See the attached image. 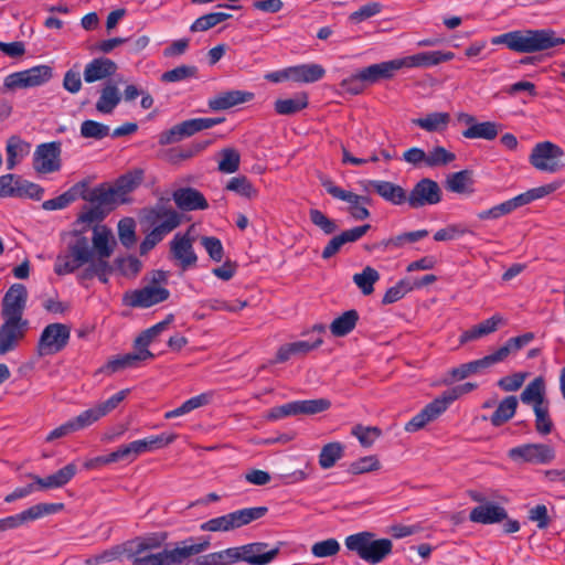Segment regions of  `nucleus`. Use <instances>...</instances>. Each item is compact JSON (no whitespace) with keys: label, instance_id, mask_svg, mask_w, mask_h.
I'll return each mask as SVG.
<instances>
[{"label":"nucleus","instance_id":"nucleus-1","mask_svg":"<svg viewBox=\"0 0 565 565\" xmlns=\"http://www.w3.org/2000/svg\"><path fill=\"white\" fill-rule=\"evenodd\" d=\"M67 234L73 241L56 258L54 271L58 276L74 273L93 258L107 262L116 245L110 228L99 223L74 226Z\"/></svg>","mask_w":565,"mask_h":565},{"label":"nucleus","instance_id":"nucleus-2","mask_svg":"<svg viewBox=\"0 0 565 565\" xmlns=\"http://www.w3.org/2000/svg\"><path fill=\"white\" fill-rule=\"evenodd\" d=\"M491 43L503 44L516 53L531 54L564 45L565 39L558 36L553 29H523L493 36Z\"/></svg>","mask_w":565,"mask_h":565},{"label":"nucleus","instance_id":"nucleus-3","mask_svg":"<svg viewBox=\"0 0 565 565\" xmlns=\"http://www.w3.org/2000/svg\"><path fill=\"white\" fill-rule=\"evenodd\" d=\"M79 198L88 202L89 205H83L82 211L73 223V226L100 223L111 211L116 209L119 203L126 202V199L119 198L114 185L100 183L89 190L87 181H85V188L82 190Z\"/></svg>","mask_w":565,"mask_h":565},{"label":"nucleus","instance_id":"nucleus-4","mask_svg":"<svg viewBox=\"0 0 565 565\" xmlns=\"http://www.w3.org/2000/svg\"><path fill=\"white\" fill-rule=\"evenodd\" d=\"M345 547L355 552L359 557L369 564L382 563L393 552L390 539H375L373 532L363 531L345 537Z\"/></svg>","mask_w":565,"mask_h":565},{"label":"nucleus","instance_id":"nucleus-5","mask_svg":"<svg viewBox=\"0 0 565 565\" xmlns=\"http://www.w3.org/2000/svg\"><path fill=\"white\" fill-rule=\"evenodd\" d=\"M70 338L71 327L58 322L47 324L36 344L38 355L44 358L62 352L67 347Z\"/></svg>","mask_w":565,"mask_h":565},{"label":"nucleus","instance_id":"nucleus-6","mask_svg":"<svg viewBox=\"0 0 565 565\" xmlns=\"http://www.w3.org/2000/svg\"><path fill=\"white\" fill-rule=\"evenodd\" d=\"M170 198L160 196L153 206L142 210V222L149 226L168 225L167 232H172L182 223L183 215L170 205Z\"/></svg>","mask_w":565,"mask_h":565},{"label":"nucleus","instance_id":"nucleus-7","mask_svg":"<svg viewBox=\"0 0 565 565\" xmlns=\"http://www.w3.org/2000/svg\"><path fill=\"white\" fill-rule=\"evenodd\" d=\"M331 402L327 398L302 399L286 403L270 408L266 415L268 420H278L288 416L315 415L329 409Z\"/></svg>","mask_w":565,"mask_h":565},{"label":"nucleus","instance_id":"nucleus-8","mask_svg":"<svg viewBox=\"0 0 565 565\" xmlns=\"http://www.w3.org/2000/svg\"><path fill=\"white\" fill-rule=\"evenodd\" d=\"M53 76V70L49 65H38L29 70L9 74L3 82L8 90L29 88L47 83Z\"/></svg>","mask_w":565,"mask_h":565},{"label":"nucleus","instance_id":"nucleus-9","mask_svg":"<svg viewBox=\"0 0 565 565\" xmlns=\"http://www.w3.org/2000/svg\"><path fill=\"white\" fill-rule=\"evenodd\" d=\"M563 154L564 151L559 146L551 141L539 142L532 149L530 163L540 171L554 173L564 167L559 162Z\"/></svg>","mask_w":565,"mask_h":565},{"label":"nucleus","instance_id":"nucleus-10","mask_svg":"<svg viewBox=\"0 0 565 565\" xmlns=\"http://www.w3.org/2000/svg\"><path fill=\"white\" fill-rule=\"evenodd\" d=\"M508 457L519 463L547 465L555 458V450L547 444H524L509 449Z\"/></svg>","mask_w":565,"mask_h":565},{"label":"nucleus","instance_id":"nucleus-11","mask_svg":"<svg viewBox=\"0 0 565 565\" xmlns=\"http://www.w3.org/2000/svg\"><path fill=\"white\" fill-rule=\"evenodd\" d=\"M443 199L439 184L429 179H420L407 194V204L411 209H420L426 205L438 204Z\"/></svg>","mask_w":565,"mask_h":565},{"label":"nucleus","instance_id":"nucleus-12","mask_svg":"<svg viewBox=\"0 0 565 565\" xmlns=\"http://www.w3.org/2000/svg\"><path fill=\"white\" fill-rule=\"evenodd\" d=\"M324 326L319 323L312 327V333H317L309 340H299L290 343L282 344L279 347L276 353V363H285L292 356H305L311 351L319 348L322 343L321 333L324 331Z\"/></svg>","mask_w":565,"mask_h":565},{"label":"nucleus","instance_id":"nucleus-13","mask_svg":"<svg viewBox=\"0 0 565 565\" xmlns=\"http://www.w3.org/2000/svg\"><path fill=\"white\" fill-rule=\"evenodd\" d=\"M63 507V503H38L32 505L18 514L0 519V532L13 530L44 515L56 513L62 510Z\"/></svg>","mask_w":565,"mask_h":565},{"label":"nucleus","instance_id":"nucleus-14","mask_svg":"<svg viewBox=\"0 0 565 565\" xmlns=\"http://www.w3.org/2000/svg\"><path fill=\"white\" fill-rule=\"evenodd\" d=\"M61 142L51 141L36 147L33 154V168L39 173H52L61 169Z\"/></svg>","mask_w":565,"mask_h":565},{"label":"nucleus","instance_id":"nucleus-15","mask_svg":"<svg viewBox=\"0 0 565 565\" xmlns=\"http://www.w3.org/2000/svg\"><path fill=\"white\" fill-rule=\"evenodd\" d=\"M280 545L281 543L270 550H268L269 545L266 542H254L236 546L238 562H245L248 565H267L279 555Z\"/></svg>","mask_w":565,"mask_h":565},{"label":"nucleus","instance_id":"nucleus-16","mask_svg":"<svg viewBox=\"0 0 565 565\" xmlns=\"http://www.w3.org/2000/svg\"><path fill=\"white\" fill-rule=\"evenodd\" d=\"M28 329L29 320H4L0 327V355L15 350Z\"/></svg>","mask_w":565,"mask_h":565},{"label":"nucleus","instance_id":"nucleus-17","mask_svg":"<svg viewBox=\"0 0 565 565\" xmlns=\"http://www.w3.org/2000/svg\"><path fill=\"white\" fill-rule=\"evenodd\" d=\"M360 183L364 191H373L384 201L393 205L407 203V191L399 184L384 180H365Z\"/></svg>","mask_w":565,"mask_h":565},{"label":"nucleus","instance_id":"nucleus-18","mask_svg":"<svg viewBox=\"0 0 565 565\" xmlns=\"http://www.w3.org/2000/svg\"><path fill=\"white\" fill-rule=\"evenodd\" d=\"M170 292L161 286L147 285L125 296V301L130 307L148 308L167 300Z\"/></svg>","mask_w":565,"mask_h":565},{"label":"nucleus","instance_id":"nucleus-19","mask_svg":"<svg viewBox=\"0 0 565 565\" xmlns=\"http://www.w3.org/2000/svg\"><path fill=\"white\" fill-rule=\"evenodd\" d=\"M171 199L182 212L203 211L209 207L207 200L203 193L192 186H183L174 190Z\"/></svg>","mask_w":565,"mask_h":565},{"label":"nucleus","instance_id":"nucleus-20","mask_svg":"<svg viewBox=\"0 0 565 565\" xmlns=\"http://www.w3.org/2000/svg\"><path fill=\"white\" fill-rule=\"evenodd\" d=\"M28 291L22 284L12 285L2 298V318H22Z\"/></svg>","mask_w":565,"mask_h":565},{"label":"nucleus","instance_id":"nucleus-21","mask_svg":"<svg viewBox=\"0 0 565 565\" xmlns=\"http://www.w3.org/2000/svg\"><path fill=\"white\" fill-rule=\"evenodd\" d=\"M401 68L399 58H395L377 64H372L360 70V77L364 79L366 84H374L382 79L393 78L395 73Z\"/></svg>","mask_w":565,"mask_h":565},{"label":"nucleus","instance_id":"nucleus-22","mask_svg":"<svg viewBox=\"0 0 565 565\" xmlns=\"http://www.w3.org/2000/svg\"><path fill=\"white\" fill-rule=\"evenodd\" d=\"M118 70L117 64L108 57H96L85 65L84 81L95 83L111 77Z\"/></svg>","mask_w":565,"mask_h":565},{"label":"nucleus","instance_id":"nucleus-23","mask_svg":"<svg viewBox=\"0 0 565 565\" xmlns=\"http://www.w3.org/2000/svg\"><path fill=\"white\" fill-rule=\"evenodd\" d=\"M455 57L452 52L430 51L420 52L411 56L399 58L401 67H429L443 62L451 61Z\"/></svg>","mask_w":565,"mask_h":565},{"label":"nucleus","instance_id":"nucleus-24","mask_svg":"<svg viewBox=\"0 0 565 565\" xmlns=\"http://www.w3.org/2000/svg\"><path fill=\"white\" fill-rule=\"evenodd\" d=\"M444 412H446L445 404L440 402L438 397L428 403L418 414H416L405 425V430L408 433H415L424 428L428 423L438 418Z\"/></svg>","mask_w":565,"mask_h":565},{"label":"nucleus","instance_id":"nucleus-25","mask_svg":"<svg viewBox=\"0 0 565 565\" xmlns=\"http://www.w3.org/2000/svg\"><path fill=\"white\" fill-rule=\"evenodd\" d=\"M508 518L507 510L493 502H487L475 507L469 514L471 522L481 524L499 523Z\"/></svg>","mask_w":565,"mask_h":565},{"label":"nucleus","instance_id":"nucleus-26","mask_svg":"<svg viewBox=\"0 0 565 565\" xmlns=\"http://www.w3.org/2000/svg\"><path fill=\"white\" fill-rule=\"evenodd\" d=\"M77 466L71 462L45 478L30 475L40 489H56L67 484L76 475Z\"/></svg>","mask_w":565,"mask_h":565},{"label":"nucleus","instance_id":"nucleus-27","mask_svg":"<svg viewBox=\"0 0 565 565\" xmlns=\"http://www.w3.org/2000/svg\"><path fill=\"white\" fill-rule=\"evenodd\" d=\"M254 98V94L243 90H227L209 99L207 105L214 111L230 109Z\"/></svg>","mask_w":565,"mask_h":565},{"label":"nucleus","instance_id":"nucleus-28","mask_svg":"<svg viewBox=\"0 0 565 565\" xmlns=\"http://www.w3.org/2000/svg\"><path fill=\"white\" fill-rule=\"evenodd\" d=\"M192 541L193 537H189L177 543L173 548H164L159 552L160 565H181L191 561L190 557L194 554L189 543Z\"/></svg>","mask_w":565,"mask_h":565},{"label":"nucleus","instance_id":"nucleus-29","mask_svg":"<svg viewBox=\"0 0 565 565\" xmlns=\"http://www.w3.org/2000/svg\"><path fill=\"white\" fill-rule=\"evenodd\" d=\"M171 252L174 258L180 260L184 270L196 264L198 257L193 250L192 239L186 235L174 237L171 242Z\"/></svg>","mask_w":565,"mask_h":565},{"label":"nucleus","instance_id":"nucleus-30","mask_svg":"<svg viewBox=\"0 0 565 565\" xmlns=\"http://www.w3.org/2000/svg\"><path fill=\"white\" fill-rule=\"evenodd\" d=\"M237 562L238 551L235 546L198 556L196 558L189 561L185 565H233Z\"/></svg>","mask_w":565,"mask_h":565},{"label":"nucleus","instance_id":"nucleus-31","mask_svg":"<svg viewBox=\"0 0 565 565\" xmlns=\"http://www.w3.org/2000/svg\"><path fill=\"white\" fill-rule=\"evenodd\" d=\"M321 185L326 189V191L332 195L334 199H339L341 201L348 203H359L360 205H370L372 203V199L366 195H359L351 191H347L335 185L334 182L328 177H320Z\"/></svg>","mask_w":565,"mask_h":565},{"label":"nucleus","instance_id":"nucleus-32","mask_svg":"<svg viewBox=\"0 0 565 565\" xmlns=\"http://www.w3.org/2000/svg\"><path fill=\"white\" fill-rule=\"evenodd\" d=\"M85 188V180L75 183L67 191L61 195L46 200L42 203V209L46 211L62 210L68 206L71 203L76 201L82 194V190Z\"/></svg>","mask_w":565,"mask_h":565},{"label":"nucleus","instance_id":"nucleus-33","mask_svg":"<svg viewBox=\"0 0 565 565\" xmlns=\"http://www.w3.org/2000/svg\"><path fill=\"white\" fill-rule=\"evenodd\" d=\"M145 170L141 168H135L125 174L120 175L114 188L117 191L120 199H125V196L137 189L143 181Z\"/></svg>","mask_w":565,"mask_h":565},{"label":"nucleus","instance_id":"nucleus-34","mask_svg":"<svg viewBox=\"0 0 565 565\" xmlns=\"http://www.w3.org/2000/svg\"><path fill=\"white\" fill-rule=\"evenodd\" d=\"M121 100L118 87L107 83L100 90V96L95 105L96 110L102 114H111Z\"/></svg>","mask_w":565,"mask_h":565},{"label":"nucleus","instance_id":"nucleus-35","mask_svg":"<svg viewBox=\"0 0 565 565\" xmlns=\"http://www.w3.org/2000/svg\"><path fill=\"white\" fill-rule=\"evenodd\" d=\"M309 105V97L307 93H298L292 98L277 99L274 104V109L278 115L291 116Z\"/></svg>","mask_w":565,"mask_h":565},{"label":"nucleus","instance_id":"nucleus-36","mask_svg":"<svg viewBox=\"0 0 565 565\" xmlns=\"http://www.w3.org/2000/svg\"><path fill=\"white\" fill-rule=\"evenodd\" d=\"M519 402L516 396L509 395L504 397L499 405L497 406V409L493 412V414L490 417V422L492 426L500 427L508 423L514 415L518 408Z\"/></svg>","mask_w":565,"mask_h":565},{"label":"nucleus","instance_id":"nucleus-37","mask_svg":"<svg viewBox=\"0 0 565 565\" xmlns=\"http://www.w3.org/2000/svg\"><path fill=\"white\" fill-rule=\"evenodd\" d=\"M268 512L267 507H253L233 511L230 514L231 525L233 530L247 525L256 520L262 519Z\"/></svg>","mask_w":565,"mask_h":565},{"label":"nucleus","instance_id":"nucleus-38","mask_svg":"<svg viewBox=\"0 0 565 565\" xmlns=\"http://www.w3.org/2000/svg\"><path fill=\"white\" fill-rule=\"evenodd\" d=\"M522 403L532 405H542L548 401L545 398V382L543 377H535L530 382L520 395Z\"/></svg>","mask_w":565,"mask_h":565},{"label":"nucleus","instance_id":"nucleus-39","mask_svg":"<svg viewBox=\"0 0 565 565\" xmlns=\"http://www.w3.org/2000/svg\"><path fill=\"white\" fill-rule=\"evenodd\" d=\"M291 79L299 83H316L320 81L326 70L319 64H301L290 67Z\"/></svg>","mask_w":565,"mask_h":565},{"label":"nucleus","instance_id":"nucleus-40","mask_svg":"<svg viewBox=\"0 0 565 565\" xmlns=\"http://www.w3.org/2000/svg\"><path fill=\"white\" fill-rule=\"evenodd\" d=\"M500 128L501 125L494 121L477 122L463 130L462 136L468 139L493 140L498 137Z\"/></svg>","mask_w":565,"mask_h":565},{"label":"nucleus","instance_id":"nucleus-41","mask_svg":"<svg viewBox=\"0 0 565 565\" xmlns=\"http://www.w3.org/2000/svg\"><path fill=\"white\" fill-rule=\"evenodd\" d=\"M472 184L473 178L471 170H461L451 173L447 177L446 180L447 190L454 193H472Z\"/></svg>","mask_w":565,"mask_h":565},{"label":"nucleus","instance_id":"nucleus-42","mask_svg":"<svg viewBox=\"0 0 565 565\" xmlns=\"http://www.w3.org/2000/svg\"><path fill=\"white\" fill-rule=\"evenodd\" d=\"M501 320H484L463 331L459 337V343L466 344L489 335L498 330Z\"/></svg>","mask_w":565,"mask_h":565},{"label":"nucleus","instance_id":"nucleus-43","mask_svg":"<svg viewBox=\"0 0 565 565\" xmlns=\"http://www.w3.org/2000/svg\"><path fill=\"white\" fill-rule=\"evenodd\" d=\"M450 121V115L448 113H430L424 118H414L412 124L419 128L428 131H443L447 128Z\"/></svg>","mask_w":565,"mask_h":565},{"label":"nucleus","instance_id":"nucleus-44","mask_svg":"<svg viewBox=\"0 0 565 565\" xmlns=\"http://www.w3.org/2000/svg\"><path fill=\"white\" fill-rule=\"evenodd\" d=\"M167 540V532H156L142 536H137L129 542L136 546L137 553H146L148 551L160 548Z\"/></svg>","mask_w":565,"mask_h":565},{"label":"nucleus","instance_id":"nucleus-45","mask_svg":"<svg viewBox=\"0 0 565 565\" xmlns=\"http://www.w3.org/2000/svg\"><path fill=\"white\" fill-rule=\"evenodd\" d=\"M535 335L533 332H525L521 335L510 338L502 347L497 351L501 361H504L510 354H514L530 342L534 340Z\"/></svg>","mask_w":565,"mask_h":565},{"label":"nucleus","instance_id":"nucleus-46","mask_svg":"<svg viewBox=\"0 0 565 565\" xmlns=\"http://www.w3.org/2000/svg\"><path fill=\"white\" fill-rule=\"evenodd\" d=\"M43 194L44 189L40 184L33 183L20 175H17L13 198H29L35 201H40L43 198Z\"/></svg>","mask_w":565,"mask_h":565},{"label":"nucleus","instance_id":"nucleus-47","mask_svg":"<svg viewBox=\"0 0 565 565\" xmlns=\"http://www.w3.org/2000/svg\"><path fill=\"white\" fill-rule=\"evenodd\" d=\"M172 320H161L157 324L152 326L140 332L134 341V348L141 350H149V345L157 339V337L168 329L169 323Z\"/></svg>","mask_w":565,"mask_h":565},{"label":"nucleus","instance_id":"nucleus-48","mask_svg":"<svg viewBox=\"0 0 565 565\" xmlns=\"http://www.w3.org/2000/svg\"><path fill=\"white\" fill-rule=\"evenodd\" d=\"M344 448L342 444L334 441L324 445L319 455V465L322 469H329L343 457Z\"/></svg>","mask_w":565,"mask_h":565},{"label":"nucleus","instance_id":"nucleus-49","mask_svg":"<svg viewBox=\"0 0 565 565\" xmlns=\"http://www.w3.org/2000/svg\"><path fill=\"white\" fill-rule=\"evenodd\" d=\"M380 279L379 271L366 266L361 273L354 274L353 281L361 289L362 294L367 296L374 291V284Z\"/></svg>","mask_w":565,"mask_h":565},{"label":"nucleus","instance_id":"nucleus-50","mask_svg":"<svg viewBox=\"0 0 565 565\" xmlns=\"http://www.w3.org/2000/svg\"><path fill=\"white\" fill-rule=\"evenodd\" d=\"M122 554L131 561L132 565H160L159 553L148 555L137 553L136 546L128 541L122 544Z\"/></svg>","mask_w":565,"mask_h":565},{"label":"nucleus","instance_id":"nucleus-51","mask_svg":"<svg viewBox=\"0 0 565 565\" xmlns=\"http://www.w3.org/2000/svg\"><path fill=\"white\" fill-rule=\"evenodd\" d=\"M222 159L218 162V171L222 173H235L239 169L241 154L235 148H223L220 151Z\"/></svg>","mask_w":565,"mask_h":565},{"label":"nucleus","instance_id":"nucleus-52","mask_svg":"<svg viewBox=\"0 0 565 565\" xmlns=\"http://www.w3.org/2000/svg\"><path fill=\"white\" fill-rule=\"evenodd\" d=\"M232 15L225 12H212L198 18L190 26L191 32H203L230 19Z\"/></svg>","mask_w":565,"mask_h":565},{"label":"nucleus","instance_id":"nucleus-53","mask_svg":"<svg viewBox=\"0 0 565 565\" xmlns=\"http://www.w3.org/2000/svg\"><path fill=\"white\" fill-rule=\"evenodd\" d=\"M535 429L540 435L552 433L554 424L550 416L548 402L542 405H534Z\"/></svg>","mask_w":565,"mask_h":565},{"label":"nucleus","instance_id":"nucleus-54","mask_svg":"<svg viewBox=\"0 0 565 565\" xmlns=\"http://www.w3.org/2000/svg\"><path fill=\"white\" fill-rule=\"evenodd\" d=\"M225 189L227 191H232L237 193L241 196L247 198V199H254L257 196L258 192L252 184V182L245 177H234L232 178Z\"/></svg>","mask_w":565,"mask_h":565},{"label":"nucleus","instance_id":"nucleus-55","mask_svg":"<svg viewBox=\"0 0 565 565\" xmlns=\"http://www.w3.org/2000/svg\"><path fill=\"white\" fill-rule=\"evenodd\" d=\"M110 135L107 125L87 119L81 124V136L86 139L102 140Z\"/></svg>","mask_w":565,"mask_h":565},{"label":"nucleus","instance_id":"nucleus-56","mask_svg":"<svg viewBox=\"0 0 565 565\" xmlns=\"http://www.w3.org/2000/svg\"><path fill=\"white\" fill-rule=\"evenodd\" d=\"M198 67L195 65H180L173 70L167 71L161 75V82L175 83L188 78L198 77Z\"/></svg>","mask_w":565,"mask_h":565},{"label":"nucleus","instance_id":"nucleus-57","mask_svg":"<svg viewBox=\"0 0 565 565\" xmlns=\"http://www.w3.org/2000/svg\"><path fill=\"white\" fill-rule=\"evenodd\" d=\"M476 383L467 382L463 384L456 385L449 390L444 391L438 398L440 402L445 404V408L447 409L450 404H452L456 399H458L460 396L468 394L477 388Z\"/></svg>","mask_w":565,"mask_h":565},{"label":"nucleus","instance_id":"nucleus-58","mask_svg":"<svg viewBox=\"0 0 565 565\" xmlns=\"http://www.w3.org/2000/svg\"><path fill=\"white\" fill-rule=\"evenodd\" d=\"M115 271L122 276H136L141 269V262L135 256L118 257L113 264Z\"/></svg>","mask_w":565,"mask_h":565},{"label":"nucleus","instance_id":"nucleus-59","mask_svg":"<svg viewBox=\"0 0 565 565\" xmlns=\"http://www.w3.org/2000/svg\"><path fill=\"white\" fill-rule=\"evenodd\" d=\"M166 227H168V225H156L152 231L146 235L139 246L141 256L147 255L152 248H154L158 243L163 239L164 235L170 233L166 231Z\"/></svg>","mask_w":565,"mask_h":565},{"label":"nucleus","instance_id":"nucleus-60","mask_svg":"<svg viewBox=\"0 0 565 565\" xmlns=\"http://www.w3.org/2000/svg\"><path fill=\"white\" fill-rule=\"evenodd\" d=\"M351 434L359 439L363 447H371L375 439L382 435V430L376 426L364 427L362 425H355Z\"/></svg>","mask_w":565,"mask_h":565},{"label":"nucleus","instance_id":"nucleus-61","mask_svg":"<svg viewBox=\"0 0 565 565\" xmlns=\"http://www.w3.org/2000/svg\"><path fill=\"white\" fill-rule=\"evenodd\" d=\"M414 289L412 281L401 279L395 286L388 288L382 299L383 305H390L402 299L406 294Z\"/></svg>","mask_w":565,"mask_h":565},{"label":"nucleus","instance_id":"nucleus-62","mask_svg":"<svg viewBox=\"0 0 565 565\" xmlns=\"http://www.w3.org/2000/svg\"><path fill=\"white\" fill-rule=\"evenodd\" d=\"M210 140H206L201 142H193L181 148H173L170 150L171 159L173 161L190 159L204 150L210 145Z\"/></svg>","mask_w":565,"mask_h":565},{"label":"nucleus","instance_id":"nucleus-63","mask_svg":"<svg viewBox=\"0 0 565 565\" xmlns=\"http://www.w3.org/2000/svg\"><path fill=\"white\" fill-rule=\"evenodd\" d=\"M309 217L311 223L319 227L326 235H331L338 231L335 221L329 218L318 209H311L309 211Z\"/></svg>","mask_w":565,"mask_h":565},{"label":"nucleus","instance_id":"nucleus-64","mask_svg":"<svg viewBox=\"0 0 565 565\" xmlns=\"http://www.w3.org/2000/svg\"><path fill=\"white\" fill-rule=\"evenodd\" d=\"M136 223L132 218L126 217L119 221L118 223V235L121 244L125 247H131L137 238H136Z\"/></svg>","mask_w":565,"mask_h":565}]
</instances>
